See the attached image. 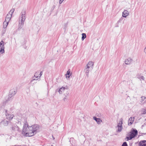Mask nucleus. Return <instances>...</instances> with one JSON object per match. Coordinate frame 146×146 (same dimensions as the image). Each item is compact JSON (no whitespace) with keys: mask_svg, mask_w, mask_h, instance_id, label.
<instances>
[{"mask_svg":"<svg viewBox=\"0 0 146 146\" xmlns=\"http://www.w3.org/2000/svg\"><path fill=\"white\" fill-rule=\"evenodd\" d=\"M31 126H29L26 120H25L22 133L23 135L27 136H32V133L31 132Z\"/></svg>","mask_w":146,"mask_h":146,"instance_id":"nucleus-1","label":"nucleus"},{"mask_svg":"<svg viewBox=\"0 0 146 146\" xmlns=\"http://www.w3.org/2000/svg\"><path fill=\"white\" fill-rule=\"evenodd\" d=\"M26 19V16L25 12H21L19 17V29H21L23 26L25 21Z\"/></svg>","mask_w":146,"mask_h":146,"instance_id":"nucleus-2","label":"nucleus"},{"mask_svg":"<svg viewBox=\"0 0 146 146\" xmlns=\"http://www.w3.org/2000/svg\"><path fill=\"white\" fill-rule=\"evenodd\" d=\"M94 63L92 61L89 62L85 67L84 71L86 76L88 77L89 71L92 70L93 68Z\"/></svg>","mask_w":146,"mask_h":146,"instance_id":"nucleus-3","label":"nucleus"},{"mask_svg":"<svg viewBox=\"0 0 146 146\" xmlns=\"http://www.w3.org/2000/svg\"><path fill=\"white\" fill-rule=\"evenodd\" d=\"M137 130L134 129H132L131 131L129 133L126 137L127 140H130L135 137L137 134Z\"/></svg>","mask_w":146,"mask_h":146,"instance_id":"nucleus-4","label":"nucleus"},{"mask_svg":"<svg viewBox=\"0 0 146 146\" xmlns=\"http://www.w3.org/2000/svg\"><path fill=\"white\" fill-rule=\"evenodd\" d=\"M10 106L9 105L7 106V109L5 110V115L7 119L9 120H11L14 117V115L11 114H8L7 111H11L13 109V108H10Z\"/></svg>","mask_w":146,"mask_h":146,"instance_id":"nucleus-5","label":"nucleus"},{"mask_svg":"<svg viewBox=\"0 0 146 146\" xmlns=\"http://www.w3.org/2000/svg\"><path fill=\"white\" fill-rule=\"evenodd\" d=\"M123 119L122 118L120 119L119 121V123H117V126L116 127V132L117 133L121 132L123 129L122 126Z\"/></svg>","mask_w":146,"mask_h":146,"instance_id":"nucleus-6","label":"nucleus"},{"mask_svg":"<svg viewBox=\"0 0 146 146\" xmlns=\"http://www.w3.org/2000/svg\"><path fill=\"white\" fill-rule=\"evenodd\" d=\"M42 74V72L38 71L36 72L34 76V77H35V78H33L32 80H31L30 82V83L31 84L34 80H37L39 79Z\"/></svg>","mask_w":146,"mask_h":146,"instance_id":"nucleus-7","label":"nucleus"},{"mask_svg":"<svg viewBox=\"0 0 146 146\" xmlns=\"http://www.w3.org/2000/svg\"><path fill=\"white\" fill-rule=\"evenodd\" d=\"M31 132L32 133V136L36 134L39 129V126L38 125H34L31 126Z\"/></svg>","mask_w":146,"mask_h":146,"instance_id":"nucleus-8","label":"nucleus"},{"mask_svg":"<svg viewBox=\"0 0 146 146\" xmlns=\"http://www.w3.org/2000/svg\"><path fill=\"white\" fill-rule=\"evenodd\" d=\"M17 92V89L15 88H13L11 89L9 92V97L8 98V100H10L16 94Z\"/></svg>","mask_w":146,"mask_h":146,"instance_id":"nucleus-9","label":"nucleus"},{"mask_svg":"<svg viewBox=\"0 0 146 146\" xmlns=\"http://www.w3.org/2000/svg\"><path fill=\"white\" fill-rule=\"evenodd\" d=\"M15 10L14 9H12L6 15L5 20L9 22L12 17V15L14 12Z\"/></svg>","mask_w":146,"mask_h":146,"instance_id":"nucleus-10","label":"nucleus"},{"mask_svg":"<svg viewBox=\"0 0 146 146\" xmlns=\"http://www.w3.org/2000/svg\"><path fill=\"white\" fill-rule=\"evenodd\" d=\"M5 42H4L1 40L0 42V53L1 54H3L5 52Z\"/></svg>","mask_w":146,"mask_h":146,"instance_id":"nucleus-11","label":"nucleus"},{"mask_svg":"<svg viewBox=\"0 0 146 146\" xmlns=\"http://www.w3.org/2000/svg\"><path fill=\"white\" fill-rule=\"evenodd\" d=\"M11 128L12 131L15 132L20 131V129L19 127L15 124L12 125L11 127Z\"/></svg>","mask_w":146,"mask_h":146,"instance_id":"nucleus-12","label":"nucleus"},{"mask_svg":"<svg viewBox=\"0 0 146 146\" xmlns=\"http://www.w3.org/2000/svg\"><path fill=\"white\" fill-rule=\"evenodd\" d=\"M133 60L131 58H128L126 59L125 61V63L126 64H130L132 62Z\"/></svg>","mask_w":146,"mask_h":146,"instance_id":"nucleus-13","label":"nucleus"},{"mask_svg":"<svg viewBox=\"0 0 146 146\" xmlns=\"http://www.w3.org/2000/svg\"><path fill=\"white\" fill-rule=\"evenodd\" d=\"M134 120V118L133 117H130L129 119L128 122V125H131L133 123Z\"/></svg>","mask_w":146,"mask_h":146,"instance_id":"nucleus-14","label":"nucleus"},{"mask_svg":"<svg viewBox=\"0 0 146 146\" xmlns=\"http://www.w3.org/2000/svg\"><path fill=\"white\" fill-rule=\"evenodd\" d=\"M129 14V12L127 10H124L122 13V17L126 18Z\"/></svg>","mask_w":146,"mask_h":146,"instance_id":"nucleus-15","label":"nucleus"},{"mask_svg":"<svg viewBox=\"0 0 146 146\" xmlns=\"http://www.w3.org/2000/svg\"><path fill=\"white\" fill-rule=\"evenodd\" d=\"M6 101H4L2 102L0 106V110H3L6 105Z\"/></svg>","mask_w":146,"mask_h":146,"instance_id":"nucleus-16","label":"nucleus"},{"mask_svg":"<svg viewBox=\"0 0 146 146\" xmlns=\"http://www.w3.org/2000/svg\"><path fill=\"white\" fill-rule=\"evenodd\" d=\"M93 119L95 120L97 123L98 124H101V123L102 122V120L99 118H97L96 117H93Z\"/></svg>","mask_w":146,"mask_h":146,"instance_id":"nucleus-17","label":"nucleus"},{"mask_svg":"<svg viewBox=\"0 0 146 146\" xmlns=\"http://www.w3.org/2000/svg\"><path fill=\"white\" fill-rule=\"evenodd\" d=\"M1 124L4 126H7L8 124V122L7 121L4 120L1 122Z\"/></svg>","mask_w":146,"mask_h":146,"instance_id":"nucleus-18","label":"nucleus"},{"mask_svg":"<svg viewBox=\"0 0 146 146\" xmlns=\"http://www.w3.org/2000/svg\"><path fill=\"white\" fill-rule=\"evenodd\" d=\"M66 88L65 87H62L60 88L58 90V92L60 94H62L64 92Z\"/></svg>","mask_w":146,"mask_h":146,"instance_id":"nucleus-19","label":"nucleus"},{"mask_svg":"<svg viewBox=\"0 0 146 146\" xmlns=\"http://www.w3.org/2000/svg\"><path fill=\"white\" fill-rule=\"evenodd\" d=\"M137 78L139 79L140 80L142 81V80H144V76H142L141 74H138L137 76Z\"/></svg>","mask_w":146,"mask_h":146,"instance_id":"nucleus-20","label":"nucleus"},{"mask_svg":"<svg viewBox=\"0 0 146 146\" xmlns=\"http://www.w3.org/2000/svg\"><path fill=\"white\" fill-rule=\"evenodd\" d=\"M9 22L6 21L5 20V21L3 23V27L6 28Z\"/></svg>","mask_w":146,"mask_h":146,"instance_id":"nucleus-21","label":"nucleus"},{"mask_svg":"<svg viewBox=\"0 0 146 146\" xmlns=\"http://www.w3.org/2000/svg\"><path fill=\"white\" fill-rule=\"evenodd\" d=\"M139 144L141 146H146V141L143 140L140 141Z\"/></svg>","mask_w":146,"mask_h":146,"instance_id":"nucleus-22","label":"nucleus"},{"mask_svg":"<svg viewBox=\"0 0 146 146\" xmlns=\"http://www.w3.org/2000/svg\"><path fill=\"white\" fill-rule=\"evenodd\" d=\"M71 74L70 73V72L69 70L67 71L66 74L65 75L66 76V78H69L70 76L71 75Z\"/></svg>","mask_w":146,"mask_h":146,"instance_id":"nucleus-23","label":"nucleus"},{"mask_svg":"<svg viewBox=\"0 0 146 146\" xmlns=\"http://www.w3.org/2000/svg\"><path fill=\"white\" fill-rule=\"evenodd\" d=\"M86 35L85 33H82V40L83 41L84 40V39L86 38Z\"/></svg>","mask_w":146,"mask_h":146,"instance_id":"nucleus-24","label":"nucleus"},{"mask_svg":"<svg viewBox=\"0 0 146 146\" xmlns=\"http://www.w3.org/2000/svg\"><path fill=\"white\" fill-rule=\"evenodd\" d=\"M68 94L67 95H66L65 96L63 100L64 101H67L68 100Z\"/></svg>","mask_w":146,"mask_h":146,"instance_id":"nucleus-25","label":"nucleus"},{"mask_svg":"<svg viewBox=\"0 0 146 146\" xmlns=\"http://www.w3.org/2000/svg\"><path fill=\"white\" fill-rule=\"evenodd\" d=\"M141 114H146V109H143L141 110Z\"/></svg>","mask_w":146,"mask_h":146,"instance_id":"nucleus-26","label":"nucleus"},{"mask_svg":"<svg viewBox=\"0 0 146 146\" xmlns=\"http://www.w3.org/2000/svg\"><path fill=\"white\" fill-rule=\"evenodd\" d=\"M6 28L3 27V29H2V33L3 34H4L6 31Z\"/></svg>","mask_w":146,"mask_h":146,"instance_id":"nucleus-27","label":"nucleus"},{"mask_svg":"<svg viewBox=\"0 0 146 146\" xmlns=\"http://www.w3.org/2000/svg\"><path fill=\"white\" fill-rule=\"evenodd\" d=\"M146 98L145 96H142L141 97V102H143Z\"/></svg>","mask_w":146,"mask_h":146,"instance_id":"nucleus-28","label":"nucleus"},{"mask_svg":"<svg viewBox=\"0 0 146 146\" xmlns=\"http://www.w3.org/2000/svg\"><path fill=\"white\" fill-rule=\"evenodd\" d=\"M127 144L126 142H124L122 144L121 146H127Z\"/></svg>","mask_w":146,"mask_h":146,"instance_id":"nucleus-29","label":"nucleus"},{"mask_svg":"<svg viewBox=\"0 0 146 146\" xmlns=\"http://www.w3.org/2000/svg\"><path fill=\"white\" fill-rule=\"evenodd\" d=\"M64 0H60L59 1V3L60 4H61L62 3V2L64 1Z\"/></svg>","mask_w":146,"mask_h":146,"instance_id":"nucleus-30","label":"nucleus"},{"mask_svg":"<svg viewBox=\"0 0 146 146\" xmlns=\"http://www.w3.org/2000/svg\"><path fill=\"white\" fill-rule=\"evenodd\" d=\"M144 52L145 53V55L146 56V46L144 49Z\"/></svg>","mask_w":146,"mask_h":146,"instance_id":"nucleus-31","label":"nucleus"},{"mask_svg":"<svg viewBox=\"0 0 146 146\" xmlns=\"http://www.w3.org/2000/svg\"><path fill=\"white\" fill-rule=\"evenodd\" d=\"M97 116L100 117L101 116V114H97L96 115Z\"/></svg>","mask_w":146,"mask_h":146,"instance_id":"nucleus-32","label":"nucleus"},{"mask_svg":"<svg viewBox=\"0 0 146 146\" xmlns=\"http://www.w3.org/2000/svg\"><path fill=\"white\" fill-rule=\"evenodd\" d=\"M3 135L1 134H0V136H2Z\"/></svg>","mask_w":146,"mask_h":146,"instance_id":"nucleus-33","label":"nucleus"},{"mask_svg":"<svg viewBox=\"0 0 146 146\" xmlns=\"http://www.w3.org/2000/svg\"><path fill=\"white\" fill-rule=\"evenodd\" d=\"M146 103V101H145L144 103Z\"/></svg>","mask_w":146,"mask_h":146,"instance_id":"nucleus-34","label":"nucleus"},{"mask_svg":"<svg viewBox=\"0 0 146 146\" xmlns=\"http://www.w3.org/2000/svg\"><path fill=\"white\" fill-rule=\"evenodd\" d=\"M36 83V82H34V83Z\"/></svg>","mask_w":146,"mask_h":146,"instance_id":"nucleus-35","label":"nucleus"}]
</instances>
